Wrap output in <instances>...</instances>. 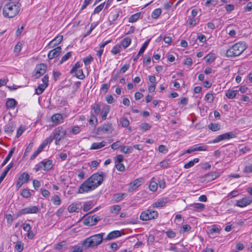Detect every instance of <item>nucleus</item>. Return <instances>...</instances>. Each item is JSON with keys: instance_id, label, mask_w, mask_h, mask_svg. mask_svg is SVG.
Returning a JSON list of instances; mask_svg holds the SVG:
<instances>
[{"instance_id": "nucleus-48", "label": "nucleus", "mask_w": 252, "mask_h": 252, "mask_svg": "<svg viewBox=\"0 0 252 252\" xmlns=\"http://www.w3.org/2000/svg\"><path fill=\"white\" fill-rule=\"evenodd\" d=\"M131 43V39L128 37L125 38L122 41V45L124 48L127 47Z\"/></svg>"}, {"instance_id": "nucleus-22", "label": "nucleus", "mask_w": 252, "mask_h": 252, "mask_svg": "<svg viewBox=\"0 0 252 252\" xmlns=\"http://www.w3.org/2000/svg\"><path fill=\"white\" fill-rule=\"evenodd\" d=\"M52 160H43L41 161V164L42 165V166L43 167V169L44 170H49L51 169L53 167V164H52Z\"/></svg>"}, {"instance_id": "nucleus-23", "label": "nucleus", "mask_w": 252, "mask_h": 252, "mask_svg": "<svg viewBox=\"0 0 252 252\" xmlns=\"http://www.w3.org/2000/svg\"><path fill=\"white\" fill-rule=\"evenodd\" d=\"M17 102L14 98H8L6 102V106L8 109H13Z\"/></svg>"}, {"instance_id": "nucleus-50", "label": "nucleus", "mask_w": 252, "mask_h": 252, "mask_svg": "<svg viewBox=\"0 0 252 252\" xmlns=\"http://www.w3.org/2000/svg\"><path fill=\"white\" fill-rule=\"evenodd\" d=\"M81 131L80 127L78 126H73L69 130V132L73 134H77Z\"/></svg>"}, {"instance_id": "nucleus-44", "label": "nucleus", "mask_w": 252, "mask_h": 252, "mask_svg": "<svg viewBox=\"0 0 252 252\" xmlns=\"http://www.w3.org/2000/svg\"><path fill=\"white\" fill-rule=\"evenodd\" d=\"M208 127L213 131H217L220 129V126L218 124L211 123L208 125Z\"/></svg>"}, {"instance_id": "nucleus-1", "label": "nucleus", "mask_w": 252, "mask_h": 252, "mask_svg": "<svg viewBox=\"0 0 252 252\" xmlns=\"http://www.w3.org/2000/svg\"><path fill=\"white\" fill-rule=\"evenodd\" d=\"M103 173H95L91 176L79 187L78 193H83L93 190L100 186L103 181Z\"/></svg>"}, {"instance_id": "nucleus-24", "label": "nucleus", "mask_w": 252, "mask_h": 252, "mask_svg": "<svg viewBox=\"0 0 252 252\" xmlns=\"http://www.w3.org/2000/svg\"><path fill=\"white\" fill-rule=\"evenodd\" d=\"M13 162L10 163L5 168L4 171L2 173L0 176V184L6 176V174H7L8 172L10 170V169L13 167Z\"/></svg>"}, {"instance_id": "nucleus-39", "label": "nucleus", "mask_w": 252, "mask_h": 252, "mask_svg": "<svg viewBox=\"0 0 252 252\" xmlns=\"http://www.w3.org/2000/svg\"><path fill=\"white\" fill-rule=\"evenodd\" d=\"M120 123L122 127H127L129 124V120L125 117H122L120 119Z\"/></svg>"}, {"instance_id": "nucleus-49", "label": "nucleus", "mask_w": 252, "mask_h": 252, "mask_svg": "<svg viewBox=\"0 0 252 252\" xmlns=\"http://www.w3.org/2000/svg\"><path fill=\"white\" fill-rule=\"evenodd\" d=\"M71 56V52L66 53L61 59L59 63L62 64L63 62L67 61Z\"/></svg>"}, {"instance_id": "nucleus-8", "label": "nucleus", "mask_w": 252, "mask_h": 252, "mask_svg": "<svg viewBox=\"0 0 252 252\" xmlns=\"http://www.w3.org/2000/svg\"><path fill=\"white\" fill-rule=\"evenodd\" d=\"M39 211V209L37 207L35 206H29L26 208H25L16 214L17 217H18L21 215H25L27 214H32V213H36Z\"/></svg>"}, {"instance_id": "nucleus-56", "label": "nucleus", "mask_w": 252, "mask_h": 252, "mask_svg": "<svg viewBox=\"0 0 252 252\" xmlns=\"http://www.w3.org/2000/svg\"><path fill=\"white\" fill-rule=\"evenodd\" d=\"M121 46L117 45L114 46L112 49L111 53L114 55H116L120 52Z\"/></svg>"}, {"instance_id": "nucleus-42", "label": "nucleus", "mask_w": 252, "mask_h": 252, "mask_svg": "<svg viewBox=\"0 0 252 252\" xmlns=\"http://www.w3.org/2000/svg\"><path fill=\"white\" fill-rule=\"evenodd\" d=\"M140 15V13H136L132 15L128 19V22L130 23H133L136 22L139 18Z\"/></svg>"}, {"instance_id": "nucleus-9", "label": "nucleus", "mask_w": 252, "mask_h": 252, "mask_svg": "<svg viewBox=\"0 0 252 252\" xmlns=\"http://www.w3.org/2000/svg\"><path fill=\"white\" fill-rule=\"evenodd\" d=\"M52 133L54 139L61 140L65 136L66 131L62 127L59 126L55 128Z\"/></svg>"}, {"instance_id": "nucleus-34", "label": "nucleus", "mask_w": 252, "mask_h": 252, "mask_svg": "<svg viewBox=\"0 0 252 252\" xmlns=\"http://www.w3.org/2000/svg\"><path fill=\"white\" fill-rule=\"evenodd\" d=\"M47 84H41L38 85V87L35 90V93L37 94H41L44 90L47 88Z\"/></svg>"}, {"instance_id": "nucleus-61", "label": "nucleus", "mask_w": 252, "mask_h": 252, "mask_svg": "<svg viewBox=\"0 0 252 252\" xmlns=\"http://www.w3.org/2000/svg\"><path fill=\"white\" fill-rule=\"evenodd\" d=\"M139 127L140 128L145 131L150 129L151 127V126L146 123L142 124L139 126Z\"/></svg>"}, {"instance_id": "nucleus-40", "label": "nucleus", "mask_w": 252, "mask_h": 252, "mask_svg": "<svg viewBox=\"0 0 252 252\" xmlns=\"http://www.w3.org/2000/svg\"><path fill=\"white\" fill-rule=\"evenodd\" d=\"M161 10L160 8L155 9L152 13L151 16L153 19H157L161 14Z\"/></svg>"}, {"instance_id": "nucleus-27", "label": "nucleus", "mask_w": 252, "mask_h": 252, "mask_svg": "<svg viewBox=\"0 0 252 252\" xmlns=\"http://www.w3.org/2000/svg\"><path fill=\"white\" fill-rule=\"evenodd\" d=\"M53 139H54V137L52 135H50L49 137L46 138L39 147L43 150L48 144L52 142Z\"/></svg>"}, {"instance_id": "nucleus-25", "label": "nucleus", "mask_w": 252, "mask_h": 252, "mask_svg": "<svg viewBox=\"0 0 252 252\" xmlns=\"http://www.w3.org/2000/svg\"><path fill=\"white\" fill-rule=\"evenodd\" d=\"M62 120L63 116L60 114H54L51 117L52 122L56 124H58L61 123Z\"/></svg>"}, {"instance_id": "nucleus-18", "label": "nucleus", "mask_w": 252, "mask_h": 252, "mask_svg": "<svg viewBox=\"0 0 252 252\" xmlns=\"http://www.w3.org/2000/svg\"><path fill=\"white\" fill-rule=\"evenodd\" d=\"M121 236V232L119 230H115L110 232L106 238H104V240L107 241L113 239L117 238Z\"/></svg>"}, {"instance_id": "nucleus-58", "label": "nucleus", "mask_w": 252, "mask_h": 252, "mask_svg": "<svg viewBox=\"0 0 252 252\" xmlns=\"http://www.w3.org/2000/svg\"><path fill=\"white\" fill-rule=\"evenodd\" d=\"M23 248V245L21 242H18L15 246V249L19 252H21Z\"/></svg>"}, {"instance_id": "nucleus-6", "label": "nucleus", "mask_w": 252, "mask_h": 252, "mask_svg": "<svg viewBox=\"0 0 252 252\" xmlns=\"http://www.w3.org/2000/svg\"><path fill=\"white\" fill-rule=\"evenodd\" d=\"M236 133L233 131L226 132L218 136L216 138H215L213 140L212 143H216L220 142L222 140L230 139L233 138H235L236 137ZM209 143H211V142H209Z\"/></svg>"}, {"instance_id": "nucleus-4", "label": "nucleus", "mask_w": 252, "mask_h": 252, "mask_svg": "<svg viewBox=\"0 0 252 252\" xmlns=\"http://www.w3.org/2000/svg\"><path fill=\"white\" fill-rule=\"evenodd\" d=\"M247 46L244 42H239L233 45L226 52L227 57H235L241 55L246 49Z\"/></svg>"}, {"instance_id": "nucleus-21", "label": "nucleus", "mask_w": 252, "mask_h": 252, "mask_svg": "<svg viewBox=\"0 0 252 252\" xmlns=\"http://www.w3.org/2000/svg\"><path fill=\"white\" fill-rule=\"evenodd\" d=\"M141 180L140 179H137L130 184V189L129 191H133L136 189L141 185Z\"/></svg>"}, {"instance_id": "nucleus-19", "label": "nucleus", "mask_w": 252, "mask_h": 252, "mask_svg": "<svg viewBox=\"0 0 252 252\" xmlns=\"http://www.w3.org/2000/svg\"><path fill=\"white\" fill-rule=\"evenodd\" d=\"M119 16V13L118 11H112L110 13L109 17V25L114 24V22L116 20Z\"/></svg>"}, {"instance_id": "nucleus-5", "label": "nucleus", "mask_w": 252, "mask_h": 252, "mask_svg": "<svg viewBox=\"0 0 252 252\" xmlns=\"http://www.w3.org/2000/svg\"><path fill=\"white\" fill-rule=\"evenodd\" d=\"M158 217V213L156 211L147 210L141 213L140 219L142 220H148L155 219Z\"/></svg>"}, {"instance_id": "nucleus-26", "label": "nucleus", "mask_w": 252, "mask_h": 252, "mask_svg": "<svg viewBox=\"0 0 252 252\" xmlns=\"http://www.w3.org/2000/svg\"><path fill=\"white\" fill-rule=\"evenodd\" d=\"M106 142L102 141L98 143H93L90 148L91 150H97L104 147L106 145Z\"/></svg>"}, {"instance_id": "nucleus-20", "label": "nucleus", "mask_w": 252, "mask_h": 252, "mask_svg": "<svg viewBox=\"0 0 252 252\" xmlns=\"http://www.w3.org/2000/svg\"><path fill=\"white\" fill-rule=\"evenodd\" d=\"M15 126L12 122H9L4 128V131L7 134H11L14 130Z\"/></svg>"}, {"instance_id": "nucleus-62", "label": "nucleus", "mask_w": 252, "mask_h": 252, "mask_svg": "<svg viewBox=\"0 0 252 252\" xmlns=\"http://www.w3.org/2000/svg\"><path fill=\"white\" fill-rule=\"evenodd\" d=\"M150 40H147L142 45V46L141 47L139 51V54H142L144 51L145 50L146 48H147Z\"/></svg>"}, {"instance_id": "nucleus-17", "label": "nucleus", "mask_w": 252, "mask_h": 252, "mask_svg": "<svg viewBox=\"0 0 252 252\" xmlns=\"http://www.w3.org/2000/svg\"><path fill=\"white\" fill-rule=\"evenodd\" d=\"M82 206L80 203H73L68 207V211L70 213L78 212Z\"/></svg>"}, {"instance_id": "nucleus-29", "label": "nucleus", "mask_w": 252, "mask_h": 252, "mask_svg": "<svg viewBox=\"0 0 252 252\" xmlns=\"http://www.w3.org/2000/svg\"><path fill=\"white\" fill-rule=\"evenodd\" d=\"M53 139H54V137L52 135H50L49 137L46 138L39 147L43 150L48 144L52 142Z\"/></svg>"}, {"instance_id": "nucleus-2", "label": "nucleus", "mask_w": 252, "mask_h": 252, "mask_svg": "<svg viewBox=\"0 0 252 252\" xmlns=\"http://www.w3.org/2000/svg\"><path fill=\"white\" fill-rule=\"evenodd\" d=\"M20 9L21 4L19 2L9 1L4 5L3 14L6 18H13L19 13Z\"/></svg>"}, {"instance_id": "nucleus-13", "label": "nucleus", "mask_w": 252, "mask_h": 252, "mask_svg": "<svg viewBox=\"0 0 252 252\" xmlns=\"http://www.w3.org/2000/svg\"><path fill=\"white\" fill-rule=\"evenodd\" d=\"M98 130L99 131H103L107 133H111L114 130V128L112 126L111 123H107L102 125L98 128Z\"/></svg>"}, {"instance_id": "nucleus-63", "label": "nucleus", "mask_w": 252, "mask_h": 252, "mask_svg": "<svg viewBox=\"0 0 252 252\" xmlns=\"http://www.w3.org/2000/svg\"><path fill=\"white\" fill-rule=\"evenodd\" d=\"M93 109H94L95 114L96 115L98 114L100 112V106L99 104H95L93 106Z\"/></svg>"}, {"instance_id": "nucleus-37", "label": "nucleus", "mask_w": 252, "mask_h": 252, "mask_svg": "<svg viewBox=\"0 0 252 252\" xmlns=\"http://www.w3.org/2000/svg\"><path fill=\"white\" fill-rule=\"evenodd\" d=\"M198 162H199V158H195L193 160H190V161H189L188 162H187V163H186L184 165V168L186 169L189 168L193 166L194 165L195 163H197Z\"/></svg>"}, {"instance_id": "nucleus-35", "label": "nucleus", "mask_w": 252, "mask_h": 252, "mask_svg": "<svg viewBox=\"0 0 252 252\" xmlns=\"http://www.w3.org/2000/svg\"><path fill=\"white\" fill-rule=\"evenodd\" d=\"M109 106H107L104 107L101 110V119L102 120H105L106 119L107 116L109 112Z\"/></svg>"}, {"instance_id": "nucleus-54", "label": "nucleus", "mask_w": 252, "mask_h": 252, "mask_svg": "<svg viewBox=\"0 0 252 252\" xmlns=\"http://www.w3.org/2000/svg\"><path fill=\"white\" fill-rule=\"evenodd\" d=\"M205 99L209 103H212L214 101V97L212 93H207L205 95Z\"/></svg>"}, {"instance_id": "nucleus-10", "label": "nucleus", "mask_w": 252, "mask_h": 252, "mask_svg": "<svg viewBox=\"0 0 252 252\" xmlns=\"http://www.w3.org/2000/svg\"><path fill=\"white\" fill-rule=\"evenodd\" d=\"M252 203V197L245 196L241 199L238 200L236 203V206L243 208L246 207Z\"/></svg>"}, {"instance_id": "nucleus-41", "label": "nucleus", "mask_w": 252, "mask_h": 252, "mask_svg": "<svg viewBox=\"0 0 252 252\" xmlns=\"http://www.w3.org/2000/svg\"><path fill=\"white\" fill-rule=\"evenodd\" d=\"M75 76L79 79H83L85 78V76L83 73L82 69H79L75 71Z\"/></svg>"}, {"instance_id": "nucleus-36", "label": "nucleus", "mask_w": 252, "mask_h": 252, "mask_svg": "<svg viewBox=\"0 0 252 252\" xmlns=\"http://www.w3.org/2000/svg\"><path fill=\"white\" fill-rule=\"evenodd\" d=\"M237 92V90H228L226 92L225 95L228 98L232 99L236 96Z\"/></svg>"}, {"instance_id": "nucleus-11", "label": "nucleus", "mask_w": 252, "mask_h": 252, "mask_svg": "<svg viewBox=\"0 0 252 252\" xmlns=\"http://www.w3.org/2000/svg\"><path fill=\"white\" fill-rule=\"evenodd\" d=\"M99 220H100V218L98 216H90L84 220V223L85 225L88 226H93L95 225Z\"/></svg>"}, {"instance_id": "nucleus-28", "label": "nucleus", "mask_w": 252, "mask_h": 252, "mask_svg": "<svg viewBox=\"0 0 252 252\" xmlns=\"http://www.w3.org/2000/svg\"><path fill=\"white\" fill-rule=\"evenodd\" d=\"M53 139H54V137L52 135H50L49 137L46 138L39 147L43 150L48 144L52 142Z\"/></svg>"}, {"instance_id": "nucleus-57", "label": "nucleus", "mask_w": 252, "mask_h": 252, "mask_svg": "<svg viewBox=\"0 0 252 252\" xmlns=\"http://www.w3.org/2000/svg\"><path fill=\"white\" fill-rule=\"evenodd\" d=\"M93 61V58L91 55L85 58L83 60L84 63L86 65H89Z\"/></svg>"}, {"instance_id": "nucleus-33", "label": "nucleus", "mask_w": 252, "mask_h": 252, "mask_svg": "<svg viewBox=\"0 0 252 252\" xmlns=\"http://www.w3.org/2000/svg\"><path fill=\"white\" fill-rule=\"evenodd\" d=\"M133 151V148L131 146H123L121 147V152L127 154L131 153Z\"/></svg>"}, {"instance_id": "nucleus-14", "label": "nucleus", "mask_w": 252, "mask_h": 252, "mask_svg": "<svg viewBox=\"0 0 252 252\" xmlns=\"http://www.w3.org/2000/svg\"><path fill=\"white\" fill-rule=\"evenodd\" d=\"M219 175L220 174L219 173L216 172H212L205 174L204 175L202 178H204V181L209 182L216 179L219 176Z\"/></svg>"}, {"instance_id": "nucleus-55", "label": "nucleus", "mask_w": 252, "mask_h": 252, "mask_svg": "<svg viewBox=\"0 0 252 252\" xmlns=\"http://www.w3.org/2000/svg\"><path fill=\"white\" fill-rule=\"evenodd\" d=\"M104 5H105V2L101 3L100 5H99L98 6L94 8V11L93 14H96V13H99L102 10L103 8L104 7Z\"/></svg>"}, {"instance_id": "nucleus-46", "label": "nucleus", "mask_w": 252, "mask_h": 252, "mask_svg": "<svg viewBox=\"0 0 252 252\" xmlns=\"http://www.w3.org/2000/svg\"><path fill=\"white\" fill-rule=\"evenodd\" d=\"M205 58L207 63H211L215 60L216 56L213 53H209L206 56Z\"/></svg>"}, {"instance_id": "nucleus-45", "label": "nucleus", "mask_w": 252, "mask_h": 252, "mask_svg": "<svg viewBox=\"0 0 252 252\" xmlns=\"http://www.w3.org/2000/svg\"><path fill=\"white\" fill-rule=\"evenodd\" d=\"M192 208L197 210H202L205 208V205L202 203H196L191 205Z\"/></svg>"}, {"instance_id": "nucleus-59", "label": "nucleus", "mask_w": 252, "mask_h": 252, "mask_svg": "<svg viewBox=\"0 0 252 252\" xmlns=\"http://www.w3.org/2000/svg\"><path fill=\"white\" fill-rule=\"evenodd\" d=\"M42 150H43L39 147L38 149L31 156L30 159L31 160L34 159Z\"/></svg>"}, {"instance_id": "nucleus-16", "label": "nucleus", "mask_w": 252, "mask_h": 252, "mask_svg": "<svg viewBox=\"0 0 252 252\" xmlns=\"http://www.w3.org/2000/svg\"><path fill=\"white\" fill-rule=\"evenodd\" d=\"M168 201V198L167 197L160 198L158 199L157 201L153 203L152 206L154 208L163 207L166 205Z\"/></svg>"}, {"instance_id": "nucleus-31", "label": "nucleus", "mask_w": 252, "mask_h": 252, "mask_svg": "<svg viewBox=\"0 0 252 252\" xmlns=\"http://www.w3.org/2000/svg\"><path fill=\"white\" fill-rule=\"evenodd\" d=\"M63 39V35H59L57 36L56 38H55L53 40H52L49 44V45H52L55 46L56 45L59 44L60 43Z\"/></svg>"}, {"instance_id": "nucleus-30", "label": "nucleus", "mask_w": 252, "mask_h": 252, "mask_svg": "<svg viewBox=\"0 0 252 252\" xmlns=\"http://www.w3.org/2000/svg\"><path fill=\"white\" fill-rule=\"evenodd\" d=\"M208 146L206 145L200 144L195 145L193 147V151H204L207 150Z\"/></svg>"}, {"instance_id": "nucleus-51", "label": "nucleus", "mask_w": 252, "mask_h": 252, "mask_svg": "<svg viewBox=\"0 0 252 252\" xmlns=\"http://www.w3.org/2000/svg\"><path fill=\"white\" fill-rule=\"evenodd\" d=\"M21 195L25 198H28L31 195L30 191L29 189H25L22 190Z\"/></svg>"}, {"instance_id": "nucleus-53", "label": "nucleus", "mask_w": 252, "mask_h": 252, "mask_svg": "<svg viewBox=\"0 0 252 252\" xmlns=\"http://www.w3.org/2000/svg\"><path fill=\"white\" fill-rule=\"evenodd\" d=\"M170 163V159H165L160 163V166L162 168H166L169 167Z\"/></svg>"}, {"instance_id": "nucleus-12", "label": "nucleus", "mask_w": 252, "mask_h": 252, "mask_svg": "<svg viewBox=\"0 0 252 252\" xmlns=\"http://www.w3.org/2000/svg\"><path fill=\"white\" fill-rule=\"evenodd\" d=\"M47 66L43 63H40L37 64L35 67V76L36 78H39L41 75H43L46 70Z\"/></svg>"}, {"instance_id": "nucleus-38", "label": "nucleus", "mask_w": 252, "mask_h": 252, "mask_svg": "<svg viewBox=\"0 0 252 252\" xmlns=\"http://www.w3.org/2000/svg\"><path fill=\"white\" fill-rule=\"evenodd\" d=\"M126 196L125 193H116L114 195V198L116 202H118L122 200Z\"/></svg>"}, {"instance_id": "nucleus-47", "label": "nucleus", "mask_w": 252, "mask_h": 252, "mask_svg": "<svg viewBox=\"0 0 252 252\" xmlns=\"http://www.w3.org/2000/svg\"><path fill=\"white\" fill-rule=\"evenodd\" d=\"M121 210V207L119 205H113L111 207L110 211L112 213L118 214Z\"/></svg>"}, {"instance_id": "nucleus-52", "label": "nucleus", "mask_w": 252, "mask_h": 252, "mask_svg": "<svg viewBox=\"0 0 252 252\" xmlns=\"http://www.w3.org/2000/svg\"><path fill=\"white\" fill-rule=\"evenodd\" d=\"M149 189L152 191H155L157 190L158 189V184L157 183L152 181L149 186Z\"/></svg>"}, {"instance_id": "nucleus-43", "label": "nucleus", "mask_w": 252, "mask_h": 252, "mask_svg": "<svg viewBox=\"0 0 252 252\" xmlns=\"http://www.w3.org/2000/svg\"><path fill=\"white\" fill-rule=\"evenodd\" d=\"M51 200L55 205H60L61 204V200L58 195H55L52 197Z\"/></svg>"}, {"instance_id": "nucleus-15", "label": "nucleus", "mask_w": 252, "mask_h": 252, "mask_svg": "<svg viewBox=\"0 0 252 252\" xmlns=\"http://www.w3.org/2000/svg\"><path fill=\"white\" fill-rule=\"evenodd\" d=\"M62 48L60 46H58L55 49L51 50L48 54V57L49 59H52L58 57L61 53Z\"/></svg>"}, {"instance_id": "nucleus-60", "label": "nucleus", "mask_w": 252, "mask_h": 252, "mask_svg": "<svg viewBox=\"0 0 252 252\" xmlns=\"http://www.w3.org/2000/svg\"><path fill=\"white\" fill-rule=\"evenodd\" d=\"M81 66V63L80 62H77L76 63L75 65L73 66L72 69H71L70 73L72 74L75 72V71L77 70Z\"/></svg>"}, {"instance_id": "nucleus-3", "label": "nucleus", "mask_w": 252, "mask_h": 252, "mask_svg": "<svg viewBox=\"0 0 252 252\" xmlns=\"http://www.w3.org/2000/svg\"><path fill=\"white\" fill-rule=\"evenodd\" d=\"M104 234V233H101L91 236L85 239L82 244L85 249L96 247L102 243Z\"/></svg>"}, {"instance_id": "nucleus-64", "label": "nucleus", "mask_w": 252, "mask_h": 252, "mask_svg": "<svg viewBox=\"0 0 252 252\" xmlns=\"http://www.w3.org/2000/svg\"><path fill=\"white\" fill-rule=\"evenodd\" d=\"M97 123V119L96 117L94 115H92L89 120V123L90 125H94Z\"/></svg>"}, {"instance_id": "nucleus-7", "label": "nucleus", "mask_w": 252, "mask_h": 252, "mask_svg": "<svg viewBox=\"0 0 252 252\" xmlns=\"http://www.w3.org/2000/svg\"><path fill=\"white\" fill-rule=\"evenodd\" d=\"M30 180V175L28 173L24 172L21 174L18 178V181L16 184V187L19 189L21 186L27 183Z\"/></svg>"}, {"instance_id": "nucleus-32", "label": "nucleus", "mask_w": 252, "mask_h": 252, "mask_svg": "<svg viewBox=\"0 0 252 252\" xmlns=\"http://www.w3.org/2000/svg\"><path fill=\"white\" fill-rule=\"evenodd\" d=\"M14 151H15V147L12 148L10 150V152H9L8 155L7 156L6 158L4 160L3 162L2 163V164L1 165V167L4 166L8 162V161L9 160V159H10V158L12 156V155L13 154V153L14 152Z\"/></svg>"}]
</instances>
